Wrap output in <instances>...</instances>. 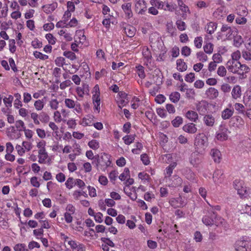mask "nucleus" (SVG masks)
<instances>
[{
  "instance_id": "obj_25",
  "label": "nucleus",
  "mask_w": 251,
  "mask_h": 251,
  "mask_svg": "<svg viewBox=\"0 0 251 251\" xmlns=\"http://www.w3.org/2000/svg\"><path fill=\"white\" fill-rule=\"evenodd\" d=\"M182 201V198L179 197L177 198H171L169 200V202L172 206L176 208L183 206V203Z\"/></svg>"
},
{
  "instance_id": "obj_3",
  "label": "nucleus",
  "mask_w": 251,
  "mask_h": 251,
  "mask_svg": "<svg viewBox=\"0 0 251 251\" xmlns=\"http://www.w3.org/2000/svg\"><path fill=\"white\" fill-rule=\"evenodd\" d=\"M235 251H251V238L244 237L236 241L234 244Z\"/></svg>"
},
{
  "instance_id": "obj_52",
  "label": "nucleus",
  "mask_w": 251,
  "mask_h": 251,
  "mask_svg": "<svg viewBox=\"0 0 251 251\" xmlns=\"http://www.w3.org/2000/svg\"><path fill=\"white\" fill-rule=\"evenodd\" d=\"M130 177L129 170L128 168H125L124 172L119 176V178L121 181H126V179Z\"/></svg>"
},
{
  "instance_id": "obj_37",
  "label": "nucleus",
  "mask_w": 251,
  "mask_h": 251,
  "mask_svg": "<svg viewBox=\"0 0 251 251\" xmlns=\"http://www.w3.org/2000/svg\"><path fill=\"white\" fill-rule=\"evenodd\" d=\"M58 34L63 37V38L67 41H71L73 40L72 35L66 29H61L58 32Z\"/></svg>"
},
{
  "instance_id": "obj_19",
  "label": "nucleus",
  "mask_w": 251,
  "mask_h": 251,
  "mask_svg": "<svg viewBox=\"0 0 251 251\" xmlns=\"http://www.w3.org/2000/svg\"><path fill=\"white\" fill-rule=\"evenodd\" d=\"M38 162L40 164H44L49 158L48 153L46 150H38Z\"/></svg>"
},
{
  "instance_id": "obj_57",
  "label": "nucleus",
  "mask_w": 251,
  "mask_h": 251,
  "mask_svg": "<svg viewBox=\"0 0 251 251\" xmlns=\"http://www.w3.org/2000/svg\"><path fill=\"white\" fill-rule=\"evenodd\" d=\"M34 106L37 111H40L44 107V103L43 100H38L35 101Z\"/></svg>"
},
{
  "instance_id": "obj_55",
  "label": "nucleus",
  "mask_w": 251,
  "mask_h": 251,
  "mask_svg": "<svg viewBox=\"0 0 251 251\" xmlns=\"http://www.w3.org/2000/svg\"><path fill=\"white\" fill-rule=\"evenodd\" d=\"M243 43V40L240 35H236L234 37L233 45L236 47H239Z\"/></svg>"
},
{
  "instance_id": "obj_45",
  "label": "nucleus",
  "mask_w": 251,
  "mask_h": 251,
  "mask_svg": "<svg viewBox=\"0 0 251 251\" xmlns=\"http://www.w3.org/2000/svg\"><path fill=\"white\" fill-rule=\"evenodd\" d=\"M88 146L93 150H97L100 147V144L99 141L93 139L88 143Z\"/></svg>"
},
{
  "instance_id": "obj_38",
  "label": "nucleus",
  "mask_w": 251,
  "mask_h": 251,
  "mask_svg": "<svg viewBox=\"0 0 251 251\" xmlns=\"http://www.w3.org/2000/svg\"><path fill=\"white\" fill-rule=\"evenodd\" d=\"M236 13L239 16L246 17L248 14L247 8L244 5H240L236 9Z\"/></svg>"
},
{
  "instance_id": "obj_21",
  "label": "nucleus",
  "mask_w": 251,
  "mask_h": 251,
  "mask_svg": "<svg viewBox=\"0 0 251 251\" xmlns=\"http://www.w3.org/2000/svg\"><path fill=\"white\" fill-rule=\"evenodd\" d=\"M76 36L78 37V38L76 39L75 42H77L82 45L87 46V42L86 41V37L83 31L79 30L77 31Z\"/></svg>"
},
{
  "instance_id": "obj_34",
  "label": "nucleus",
  "mask_w": 251,
  "mask_h": 251,
  "mask_svg": "<svg viewBox=\"0 0 251 251\" xmlns=\"http://www.w3.org/2000/svg\"><path fill=\"white\" fill-rule=\"evenodd\" d=\"M185 116L188 119L193 122H196L199 118L198 114L197 113L192 110L188 111L186 112Z\"/></svg>"
},
{
  "instance_id": "obj_41",
  "label": "nucleus",
  "mask_w": 251,
  "mask_h": 251,
  "mask_svg": "<svg viewBox=\"0 0 251 251\" xmlns=\"http://www.w3.org/2000/svg\"><path fill=\"white\" fill-rule=\"evenodd\" d=\"M244 103L246 106L251 107V90L247 91L244 96Z\"/></svg>"
},
{
  "instance_id": "obj_43",
  "label": "nucleus",
  "mask_w": 251,
  "mask_h": 251,
  "mask_svg": "<svg viewBox=\"0 0 251 251\" xmlns=\"http://www.w3.org/2000/svg\"><path fill=\"white\" fill-rule=\"evenodd\" d=\"M150 3L152 6L156 7L158 9H164L165 2L159 0H151Z\"/></svg>"
},
{
  "instance_id": "obj_28",
  "label": "nucleus",
  "mask_w": 251,
  "mask_h": 251,
  "mask_svg": "<svg viewBox=\"0 0 251 251\" xmlns=\"http://www.w3.org/2000/svg\"><path fill=\"white\" fill-rule=\"evenodd\" d=\"M92 100L94 104V109L97 110L98 113L100 111V95H92Z\"/></svg>"
},
{
  "instance_id": "obj_49",
  "label": "nucleus",
  "mask_w": 251,
  "mask_h": 251,
  "mask_svg": "<svg viewBox=\"0 0 251 251\" xmlns=\"http://www.w3.org/2000/svg\"><path fill=\"white\" fill-rule=\"evenodd\" d=\"M13 250L14 251H28L26 245L24 243L16 244L13 247Z\"/></svg>"
},
{
  "instance_id": "obj_7",
  "label": "nucleus",
  "mask_w": 251,
  "mask_h": 251,
  "mask_svg": "<svg viewBox=\"0 0 251 251\" xmlns=\"http://www.w3.org/2000/svg\"><path fill=\"white\" fill-rule=\"evenodd\" d=\"M234 113V109L232 103H228L221 112V118L224 120H229L231 118Z\"/></svg>"
},
{
  "instance_id": "obj_5",
  "label": "nucleus",
  "mask_w": 251,
  "mask_h": 251,
  "mask_svg": "<svg viewBox=\"0 0 251 251\" xmlns=\"http://www.w3.org/2000/svg\"><path fill=\"white\" fill-rule=\"evenodd\" d=\"M233 186L241 197H245L246 196L247 189L243 180L235 179L233 182Z\"/></svg>"
},
{
  "instance_id": "obj_50",
  "label": "nucleus",
  "mask_w": 251,
  "mask_h": 251,
  "mask_svg": "<svg viewBox=\"0 0 251 251\" xmlns=\"http://www.w3.org/2000/svg\"><path fill=\"white\" fill-rule=\"evenodd\" d=\"M242 56L246 60H251V44L250 47L242 52Z\"/></svg>"
},
{
  "instance_id": "obj_63",
  "label": "nucleus",
  "mask_w": 251,
  "mask_h": 251,
  "mask_svg": "<svg viewBox=\"0 0 251 251\" xmlns=\"http://www.w3.org/2000/svg\"><path fill=\"white\" fill-rule=\"evenodd\" d=\"M176 163L173 162L171 163L168 167L166 169V174L168 176H170L173 173V171L174 168L176 166Z\"/></svg>"
},
{
  "instance_id": "obj_64",
  "label": "nucleus",
  "mask_w": 251,
  "mask_h": 251,
  "mask_svg": "<svg viewBox=\"0 0 251 251\" xmlns=\"http://www.w3.org/2000/svg\"><path fill=\"white\" fill-rule=\"evenodd\" d=\"M33 55L36 58H39L43 60H47L49 58L48 55L43 54L42 53L38 51H34Z\"/></svg>"
},
{
  "instance_id": "obj_31",
  "label": "nucleus",
  "mask_w": 251,
  "mask_h": 251,
  "mask_svg": "<svg viewBox=\"0 0 251 251\" xmlns=\"http://www.w3.org/2000/svg\"><path fill=\"white\" fill-rule=\"evenodd\" d=\"M241 89L239 85H235L233 87L231 91V96L232 99L237 100L241 96Z\"/></svg>"
},
{
  "instance_id": "obj_22",
  "label": "nucleus",
  "mask_w": 251,
  "mask_h": 251,
  "mask_svg": "<svg viewBox=\"0 0 251 251\" xmlns=\"http://www.w3.org/2000/svg\"><path fill=\"white\" fill-rule=\"evenodd\" d=\"M203 121L206 126L212 127L214 125L215 119L214 116L212 115L207 114L203 117Z\"/></svg>"
},
{
  "instance_id": "obj_1",
  "label": "nucleus",
  "mask_w": 251,
  "mask_h": 251,
  "mask_svg": "<svg viewBox=\"0 0 251 251\" xmlns=\"http://www.w3.org/2000/svg\"><path fill=\"white\" fill-rule=\"evenodd\" d=\"M208 135L203 132L196 135L194 143L196 152L199 154H203L208 146Z\"/></svg>"
},
{
  "instance_id": "obj_48",
  "label": "nucleus",
  "mask_w": 251,
  "mask_h": 251,
  "mask_svg": "<svg viewBox=\"0 0 251 251\" xmlns=\"http://www.w3.org/2000/svg\"><path fill=\"white\" fill-rule=\"evenodd\" d=\"M233 106L238 114H245V107L242 104L236 102Z\"/></svg>"
},
{
  "instance_id": "obj_44",
  "label": "nucleus",
  "mask_w": 251,
  "mask_h": 251,
  "mask_svg": "<svg viewBox=\"0 0 251 251\" xmlns=\"http://www.w3.org/2000/svg\"><path fill=\"white\" fill-rule=\"evenodd\" d=\"M135 138V135L133 134L126 135L123 137V140L126 145H129L132 143Z\"/></svg>"
},
{
  "instance_id": "obj_42",
  "label": "nucleus",
  "mask_w": 251,
  "mask_h": 251,
  "mask_svg": "<svg viewBox=\"0 0 251 251\" xmlns=\"http://www.w3.org/2000/svg\"><path fill=\"white\" fill-rule=\"evenodd\" d=\"M57 7V3L47 4L43 6L44 11L46 13H50L53 12Z\"/></svg>"
},
{
  "instance_id": "obj_30",
  "label": "nucleus",
  "mask_w": 251,
  "mask_h": 251,
  "mask_svg": "<svg viewBox=\"0 0 251 251\" xmlns=\"http://www.w3.org/2000/svg\"><path fill=\"white\" fill-rule=\"evenodd\" d=\"M89 92V86L87 84H84L81 87H77L76 88V92L78 96L80 98H83L85 93Z\"/></svg>"
},
{
  "instance_id": "obj_33",
  "label": "nucleus",
  "mask_w": 251,
  "mask_h": 251,
  "mask_svg": "<svg viewBox=\"0 0 251 251\" xmlns=\"http://www.w3.org/2000/svg\"><path fill=\"white\" fill-rule=\"evenodd\" d=\"M213 214L210 216L209 215H205L202 218V222L203 224L206 226H212L213 225V218L215 213L212 212Z\"/></svg>"
},
{
  "instance_id": "obj_24",
  "label": "nucleus",
  "mask_w": 251,
  "mask_h": 251,
  "mask_svg": "<svg viewBox=\"0 0 251 251\" xmlns=\"http://www.w3.org/2000/svg\"><path fill=\"white\" fill-rule=\"evenodd\" d=\"M182 129L185 132L190 134H194L197 131L196 125L192 123L185 125L183 126Z\"/></svg>"
},
{
  "instance_id": "obj_29",
  "label": "nucleus",
  "mask_w": 251,
  "mask_h": 251,
  "mask_svg": "<svg viewBox=\"0 0 251 251\" xmlns=\"http://www.w3.org/2000/svg\"><path fill=\"white\" fill-rule=\"evenodd\" d=\"M182 178L178 176H174L171 182L169 184L170 187H177L181 186L182 183Z\"/></svg>"
},
{
  "instance_id": "obj_14",
  "label": "nucleus",
  "mask_w": 251,
  "mask_h": 251,
  "mask_svg": "<svg viewBox=\"0 0 251 251\" xmlns=\"http://www.w3.org/2000/svg\"><path fill=\"white\" fill-rule=\"evenodd\" d=\"M209 103L205 100L199 101L196 104V109L200 114H203L208 110Z\"/></svg>"
},
{
  "instance_id": "obj_60",
  "label": "nucleus",
  "mask_w": 251,
  "mask_h": 251,
  "mask_svg": "<svg viewBox=\"0 0 251 251\" xmlns=\"http://www.w3.org/2000/svg\"><path fill=\"white\" fill-rule=\"evenodd\" d=\"M203 40L201 36L196 37L194 39V43L195 47L197 49H201L202 45Z\"/></svg>"
},
{
  "instance_id": "obj_35",
  "label": "nucleus",
  "mask_w": 251,
  "mask_h": 251,
  "mask_svg": "<svg viewBox=\"0 0 251 251\" xmlns=\"http://www.w3.org/2000/svg\"><path fill=\"white\" fill-rule=\"evenodd\" d=\"M183 174L186 178L189 180H194L195 179V174L189 168H186L183 170Z\"/></svg>"
},
{
  "instance_id": "obj_58",
  "label": "nucleus",
  "mask_w": 251,
  "mask_h": 251,
  "mask_svg": "<svg viewBox=\"0 0 251 251\" xmlns=\"http://www.w3.org/2000/svg\"><path fill=\"white\" fill-rule=\"evenodd\" d=\"M203 50L205 53L211 54L213 50V45L211 43L206 42L203 46Z\"/></svg>"
},
{
  "instance_id": "obj_8",
  "label": "nucleus",
  "mask_w": 251,
  "mask_h": 251,
  "mask_svg": "<svg viewBox=\"0 0 251 251\" xmlns=\"http://www.w3.org/2000/svg\"><path fill=\"white\" fill-rule=\"evenodd\" d=\"M229 133L230 132L226 127H221L216 133L215 139L221 142L226 141L228 139Z\"/></svg>"
},
{
  "instance_id": "obj_13",
  "label": "nucleus",
  "mask_w": 251,
  "mask_h": 251,
  "mask_svg": "<svg viewBox=\"0 0 251 251\" xmlns=\"http://www.w3.org/2000/svg\"><path fill=\"white\" fill-rule=\"evenodd\" d=\"M69 246L72 251H85L86 246L82 243L75 240L70 241Z\"/></svg>"
},
{
  "instance_id": "obj_20",
  "label": "nucleus",
  "mask_w": 251,
  "mask_h": 251,
  "mask_svg": "<svg viewBox=\"0 0 251 251\" xmlns=\"http://www.w3.org/2000/svg\"><path fill=\"white\" fill-rule=\"evenodd\" d=\"M122 8L125 12V15L126 18H130L132 15V12L131 10V3L127 2L125 3L122 5Z\"/></svg>"
},
{
  "instance_id": "obj_10",
  "label": "nucleus",
  "mask_w": 251,
  "mask_h": 251,
  "mask_svg": "<svg viewBox=\"0 0 251 251\" xmlns=\"http://www.w3.org/2000/svg\"><path fill=\"white\" fill-rule=\"evenodd\" d=\"M135 10L139 14L143 15L147 10V4L144 0H134Z\"/></svg>"
},
{
  "instance_id": "obj_53",
  "label": "nucleus",
  "mask_w": 251,
  "mask_h": 251,
  "mask_svg": "<svg viewBox=\"0 0 251 251\" xmlns=\"http://www.w3.org/2000/svg\"><path fill=\"white\" fill-rule=\"evenodd\" d=\"M180 98V95L177 92L172 93L169 97L171 101L174 103L177 102L179 100Z\"/></svg>"
},
{
  "instance_id": "obj_36",
  "label": "nucleus",
  "mask_w": 251,
  "mask_h": 251,
  "mask_svg": "<svg viewBox=\"0 0 251 251\" xmlns=\"http://www.w3.org/2000/svg\"><path fill=\"white\" fill-rule=\"evenodd\" d=\"M176 68L180 72H184L187 69L186 63L182 59L176 60Z\"/></svg>"
},
{
  "instance_id": "obj_6",
  "label": "nucleus",
  "mask_w": 251,
  "mask_h": 251,
  "mask_svg": "<svg viewBox=\"0 0 251 251\" xmlns=\"http://www.w3.org/2000/svg\"><path fill=\"white\" fill-rule=\"evenodd\" d=\"M233 30L229 26L226 25H224L221 29V32L219 33L218 37H221L220 39L225 37V39H231L234 36Z\"/></svg>"
},
{
  "instance_id": "obj_56",
  "label": "nucleus",
  "mask_w": 251,
  "mask_h": 251,
  "mask_svg": "<svg viewBox=\"0 0 251 251\" xmlns=\"http://www.w3.org/2000/svg\"><path fill=\"white\" fill-rule=\"evenodd\" d=\"M49 105L51 110H56L59 107V102L57 99H51L49 102Z\"/></svg>"
},
{
  "instance_id": "obj_26",
  "label": "nucleus",
  "mask_w": 251,
  "mask_h": 251,
  "mask_svg": "<svg viewBox=\"0 0 251 251\" xmlns=\"http://www.w3.org/2000/svg\"><path fill=\"white\" fill-rule=\"evenodd\" d=\"M94 116L92 115H88L84 117L81 121V125L84 126H91L93 125Z\"/></svg>"
},
{
  "instance_id": "obj_4",
  "label": "nucleus",
  "mask_w": 251,
  "mask_h": 251,
  "mask_svg": "<svg viewBox=\"0 0 251 251\" xmlns=\"http://www.w3.org/2000/svg\"><path fill=\"white\" fill-rule=\"evenodd\" d=\"M64 102L67 108L69 109H74V111L78 114L82 112L81 105L78 102L70 98H65L64 100Z\"/></svg>"
},
{
  "instance_id": "obj_17",
  "label": "nucleus",
  "mask_w": 251,
  "mask_h": 251,
  "mask_svg": "<svg viewBox=\"0 0 251 251\" xmlns=\"http://www.w3.org/2000/svg\"><path fill=\"white\" fill-rule=\"evenodd\" d=\"M210 155L215 163H220L222 159V154L220 151L217 149H212L210 151Z\"/></svg>"
},
{
  "instance_id": "obj_15",
  "label": "nucleus",
  "mask_w": 251,
  "mask_h": 251,
  "mask_svg": "<svg viewBox=\"0 0 251 251\" xmlns=\"http://www.w3.org/2000/svg\"><path fill=\"white\" fill-rule=\"evenodd\" d=\"M125 194L128 196L131 200L135 201L137 198V193L136 192V188L135 187H125L124 189Z\"/></svg>"
},
{
  "instance_id": "obj_62",
  "label": "nucleus",
  "mask_w": 251,
  "mask_h": 251,
  "mask_svg": "<svg viewBox=\"0 0 251 251\" xmlns=\"http://www.w3.org/2000/svg\"><path fill=\"white\" fill-rule=\"evenodd\" d=\"M183 123V119L181 117L177 116L172 121L173 126L175 127H178Z\"/></svg>"
},
{
  "instance_id": "obj_18",
  "label": "nucleus",
  "mask_w": 251,
  "mask_h": 251,
  "mask_svg": "<svg viewBox=\"0 0 251 251\" xmlns=\"http://www.w3.org/2000/svg\"><path fill=\"white\" fill-rule=\"evenodd\" d=\"M205 95L209 99L214 100L218 97L219 92L216 88L210 87L206 90Z\"/></svg>"
},
{
  "instance_id": "obj_9",
  "label": "nucleus",
  "mask_w": 251,
  "mask_h": 251,
  "mask_svg": "<svg viewBox=\"0 0 251 251\" xmlns=\"http://www.w3.org/2000/svg\"><path fill=\"white\" fill-rule=\"evenodd\" d=\"M224 171L222 169H216L213 175V180L215 184L219 185L225 180Z\"/></svg>"
},
{
  "instance_id": "obj_12",
  "label": "nucleus",
  "mask_w": 251,
  "mask_h": 251,
  "mask_svg": "<svg viewBox=\"0 0 251 251\" xmlns=\"http://www.w3.org/2000/svg\"><path fill=\"white\" fill-rule=\"evenodd\" d=\"M99 163L102 167L107 168L111 164V156L105 153H103L100 157Z\"/></svg>"
},
{
  "instance_id": "obj_23",
  "label": "nucleus",
  "mask_w": 251,
  "mask_h": 251,
  "mask_svg": "<svg viewBox=\"0 0 251 251\" xmlns=\"http://www.w3.org/2000/svg\"><path fill=\"white\" fill-rule=\"evenodd\" d=\"M217 28V24L216 23L210 22L208 23L204 27V30L209 34H212Z\"/></svg>"
},
{
  "instance_id": "obj_59",
  "label": "nucleus",
  "mask_w": 251,
  "mask_h": 251,
  "mask_svg": "<svg viewBox=\"0 0 251 251\" xmlns=\"http://www.w3.org/2000/svg\"><path fill=\"white\" fill-rule=\"evenodd\" d=\"M177 29L180 31H184L186 28L185 23L181 20H177L176 23Z\"/></svg>"
},
{
  "instance_id": "obj_11",
  "label": "nucleus",
  "mask_w": 251,
  "mask_h": 251,
  "mask_svg": "<svg viewBox=\"0 0 251 251\" xmlns=\"http://www.w3.org/2000/svg\"><path fill=\"white\" fill-rule=\"evenodd\" d=\"M142 55L144 64L147 66H148L149 64H151V63L152 57L151 51L149 50L148 47H143L142 50Z\"/></svg>"
},
{
  "instance_id": "obj_16",
  "label": "nucleus",
  "mask_w": 251,
  "mask_h": 251,
  "mask_svg": "<svg viewBox=\"0 0 251 251\" xmlns=\"http://www.w3.org/2000/svg\"><path fill=\"white\" fill-rule=\"evenodd\" d=\"M213 219V225L217 227L224 228V229L226 227V223L221 217L216 215L214 214Z\"/></svg>"
},
{
  "instance_id": "obj_32",
  "label": "nucleus",
  "mask_w": 251,
  "mask_h": 251,
  "mask_svg": "<svg viewBox=\"0 0 251 251\" xmlns=\"http://www.w3.org/2000/svg\"><path fill=\"white\" fill-rule=\"evenodd\" d=\"M124 32L129 37H133L136 32L135 27L130 25H127L124 28Z\"/></svg>"
},
{
  "instance_id": "obj_2",
  "label": "nucleus",
  "mask_w": 251,
  "mask_h": 251,
  "mask_svg": "<svg viewBox=\"0 0 251 251\" xmlns=\"http://www.w3.org/2000/svg\"><path fill=\"white\" fill-rule=\"evenodd\" d=\"M227 70L233 74L242 75L249 72V68L245 64H242L239 61L228 60L226 64Z\"/></svg>"
},
{
  "instance_id": "obj_46",
  "label": "nucleus",
  "mask_w": 251,
  "mask_h": 251,
  "mask_svg": "<svg viewBox=\"0 0 251 251\" xmlns=\"http://www.w3.org/2000/svg\"><path fill=\"white\" fill-rule=\"evenodd\" d=\"M136 72L138 75L141 79L146 77L144 67L141 65H138L136 67Z\"/></svg>"
},
{
  "instance_id": "obj_27",
  "label": "nucleus",
  "mask_w": 251,
  "mask_h": 251,
  "mask_svg": "<svg viewBox=\"0 0 251 251\" xmlns=\"http://www.w3.org/2000/svg\"><path fill=\"white\" fill-rule=\"evenodd\" d=\"M232 121H234V126L238 128L241 129L244 126L245 121L242 118L239 116H234L232 118Z\"/></svg>"
},
{
  "instance_id": "obj_51",
  "label": "nucleus",
  "mask_w": 251,
  "mask_h": 251,
  "mask_svg": "<svg viewBox=\"0 0 251 251\" xmlns=\"http://www.w3.org/2000/svg\"><path fill=\"white\" fill-rule=\"evenodd\" d=\"M134 146L135 148L131 150L133 154H139L143 148L142 144L138 142L136 143V144L134 145Z\"/></svg>"
},
{
  "instance_id": "obj_39",
  "label": "nucleus",
  "mask_w": 251,
  "mask_h": 251,
  "mask_svg": "<svg viewBox=\"0 0 251 251\" xmlns=\"http://www.w3.org/2000/svg\"><path fill=\"white\" fill-rule=\"evenodd\" d=\"M138 176L139 178L142 181L143 183L150 182L151 180L150 176L144 172L139 173Z\"/></svg>"
},
{
  "instance_id": "obj_47",
  "label": "nucleus",
  "mask_w": 251,
  "mask_h": 251,
  "mask_svg": "<svg viewBox=\"0 0 251 251\" xmlns=\"http://www.w3.org/2000/svg\"><path fill=\"white\" fill-rule=\"evenodd\" d=\"M13 99V96L11 95H9L7 97L3 99V103L6 107H12Z\"/></svg>"
},
{
  "instance_id": "obj_40",
  "label": "nucleus",
  "mask_w": 251,
  "mask_h": 251,
  "mask_svg": "<svg viewBox=\"0 0 251 251\" xmlns=\"http://www.w3.org/2000/svg\"><path fill=\"white\" fill-rule=\"evenodd\" d=\"M119 95L121 97L119 100H118L119 106L122 107L124 106L127 102L126 98L127 95L125 93L120 92Z\"/></svg>"
},
{
  "instance_id": "obj_61",
  "label": "nucleus",
  "mask_w": 251,
  "mask_h": 251,
  "mask_svg": "<svg viewBox=\"0 0 251 251\" xmlns=\"http://www.w3.org/2000/svg\"><path fill=\"white\" fill-rule=\"evenodd\" d=\"M78 25V22L75 18H73L70 21L67 22V28L75 27Z\"/></svg>"
},
{
  "instance_id": "obj_54",
  "label": "nucleus",
  "mask_w": 251,
  "mask_h": 251,
  "mask_svg": "<svg viewBox=\"0 0 251 251\" xmlns=\"http://www.w3.org/2000/svg\"><path fill=\"white\" fill-rule=\"evenodd\" d=\"M63 146L60 145L58 142H55L50 146V149L54 152H61Z\"/></svg>"
}]
</instances>
